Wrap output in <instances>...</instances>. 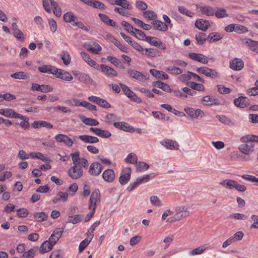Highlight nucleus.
<instances>
[{"label":"nucleus","instance_id":"nucleus-1","mask_svg":"<svg viewBox=\"0 0 258 258\" xmlns=\"http://www.w3.org/2000/svg\"><path fill=\"white\" fill-rule=\"evenodd\" d=\"M254 135L250 134L242 136L240 139V141L242 144L238 147V149L243 154L242 157L243 160L245 161L251 159L250 155L254 150Z\"/></svg>","mask_w":258,"mask_h":258},{"label":"nucleus","instance_id":"nucleus-2","mask_svg":"<svg viewBox=\"0 0 258 258\" xmlns=\"http://www.w3.org/2000/svg\"><path fill=\"white\" fill-rule=\"evenodd\" d=\"M196 72L212 78H217L219 77L218 73L215 70L208 67L198 68L196 69Z\"/></svg>","mask_w":258,"mask_h":258},{"label":"nucleus","instance_id":"nucleus-3","mask_svg":"<svg viewBox=\"0 0 258 258\" xmlns=\"http://www.w3.org/2000/svg\"><path fill=\"white\" fill-rule=\"evenodd\" d=\"M100 201V195L98 189L95 190L91 194L89 199V209L91 210H95L97 202Z\"/></svg>","mask_w":258,"mask_h":258},{"label":"nucleus","instance_id":"nucleus-4","mask_svg":"<svg viewBox=\"0 0 258 258\" xmlns=\"http://www.w3.org/2000/svg\"><path fill=\"white\" fill-rule=\"evenodd\" d=\"M120 86L125 95L131 100L134 101L137 103L141 102V99L138 97L134 92L130 89L126 85L120 83Z\"/></svg>","mask_w":258,"mask_h":258},{"label":"nucleus","instance_id":"nucleus-5","mask_svg":"<svg viewBox=\"0 0 258 258\" xmlns=\"http://www.w3.org/2000/svg\"><path fill=\"white\" fill-rule=\"evenodd\" d=\"M54 73V76L63 80L71 81L73 78L71 74L63 70L55 68Z\"/></svg>","mask_w":258,"mask_h":258},{"label":"nucleus","instance_id":"nucleus-6","mask_svg":"<svg viewBox=\"0 0 258 258\" xmlns=\"http://www.w3.org/2000/svg\"><path fill=\"white\" fill-rule=\"evenodd\" d=\"M68 173L72 179H78L82 175L81 167L78 165H74V166L68 170Z\"/></svg>","mask_w":258,"mask_h":258},{"label":"nucleus","instance_id":"nucleus-7","mask_svg":"<svg viewBox=\"0 0 258 258\" xmlns=\"http://www.w3.org/2000/svg\"><path fill=\"white\" fill-rule=\"evenodd\" d=\"M198 12L202 15L213 16L215 13V9L210 6H197Z\"/></svg>","mask_w":258,"mask_h":258},{"label":"nucleus","instance_id":"nucleus-8","mask_svg":"<svg viewBox=\"0 0 258 258\" xmlns=\"http://www.w3.org/2000/svg\"><path fill=\"white\" fill-rule=\"evenodd\" d=\"M189 57L198 62L203 64H207L209 62L208 58L205 55L202 53H197L195 52H189L188 53Z\"/></svg>","mask_w":258,"mask_h":258},{"label":"nucleus","instance_id":"nucleus-9","mask_svg":"<svg viewBox=\"0 0 258 258\" xmlns=\"http://www.w3.org/2000/svg\"><path fill=\"white\" fill-rule=\"evenodd\" d=\"M102 169L103 167L100 163L94 162L90 165L89 172L92 176H97L100 174Z\"/></svg>","mask_w":258,"mask_h":258},{"label":"nucleus","instance_id":"nucleus-10","mask_svg":"<svg viewBox=\"0 0 258 258\" xmlns=\"http://www.w3.org/2000/svg\"><path fill=\"white\" fill-rule=\"evenodd\" d=\"M131 169L129 167L123 169L120 173L119 181L120 184H126L130 179Z\"/></svg>","mask_w":258,"mask_h":258},{"label":"nucleus","instance_id":"nucleus-11","mask_svg":"<svg viewBox=\"0 0 258 258\" xmlns=\"http://www.w3.org/2000/svg\"><path fill=\"white\" fill-rule=\"evenodd\" d=\"M100 70L106 76L109 77H116L117 73L113 68L109 67L105 64H101L99 66Z\"/></svg>","mask_w":258,"mask_h":258},{"label":"nucleus","instance_id":"nucleus-12","mask_svg":"<svg viewBox=\"0 0 258 258\" xmlns=\"http://www.w3.org/2000/svg\"><path fill=\"white\" fill-rule=\"evenodd\" d=\"M31 89L34 91L41 92H49L53 90V88L48 85H39L37 83H32Z\"/></svg>","mask_w":258,"mask_h":258},{"label":"nucleus","instance_id":"nucleus-13","mask_svg":"<svg viewBox=\"0 0 258 258\" xmlns=\"http://www.w3.org/2000/svg\"><path fill=\"white\" fill-rule=\"evenodd\" d=\"M230 67L235 71H240L244 67V62L240 58H235L230 62Z\"/></svg>","mask_w":258,"mask_h":258},{"label":"nucleus","instance_id":"nucleus-14","mask_svg":"<svg viewBox=\"0 0 258 258\" xmlns=\"http://www.w3.org/2000/svg\"><path fill=\"white\" fill-rule=\"evenodd\" d=\"M127 72L131 77L140 81H143L147 79L146 76L142 73L135 70L129 69L127 70Z\"/></svg>","mask_w":258,"mask_h":258},{"label":"nucleus","instance_id":"nucleus-15","mask_svg":"<svg viewBox=\"0 0 258 258\" xmlns=\"http://www.w3.org/2000/svg\"><path fill=\"white\" fill-rule=\"evenodd\" d=\"M81 55L83 59L91 67L98 70H100L99 65L94 60L92 59L89 55L85 52L82 51Z\"/></svg>","mask_w":258,"mask_h":258},{"label":"nucleus","instance_id":"nucleus-16","mask_svg":"<svg viewBox=\"0 0 258 258\" xmlns=\"http://www.w3.org/2000/svg\"><path fill=\"white\" fill-rule=\"evenodd\" d=\"M234 103L236 106L240 108H244L249 103V99L244 96H240L234 99Z\"/></svg>","mask_w":258,"mask_h":258},{"label":"nucleus","instance_id":"nucleus-17","mask_svg":"<svg viewBox=\"0 0 258 258\" xmlns=\"http://www.w3.org/2000/svg\"><path fill=\"white\" fill-rule=\"evenodd\" d=\"M211 22L202 19L197 20L195 22V26L202 31H206L210 26Z\"/></svg>","mask_w":258,"mask_h":258},{"label":"nucleus","instance_id":"nucleus-18","mask_svg":"<svg viewBox=\"0 0 258 258\" xmlns=\"http://www.w3.org/2000/svg\"><path fill=\"white\" fill-rule=\"evenodd\" d=\"M55 140L59 142H63L69 147H72L73 142L72 139L67 135L63 134H58L55 137Z\"/></svg>","mask_w":258,"mask_h":258},{"label":"nucleus","instance_id":"nucleus-19","mask_svg":"<svg viewBox=\"0 0 258 258\" xmlns=\"http://www.w3.org/2000/svg\"><path fill=\"white\" fill-rule=\"evenodd\" d=\"M160 143L168 149L177 150L178 149V145L176 142L171 140H164L161 141Z\"/></svg>","mask_w":258,"mask_h":258},{"label":"nucleus","instance_id":"nucleus-20","mask_svg":"<svg viewBox=\"0 0 258 258\" xmlns=\"http://www.w3.org/2000/svg\"><path fill=\"white\" fill-rule=\"evenodd\" d=\"M176 211V213L175 214L178 221H180L189 215V211L187 210H184L183 208H177Z\"/></svg>","mask_w":258,"mask_h":258},{"label":"nucleus","instance_id":"nucleus-21","mask_svg":"<svg viewBox=\"0 0 258 258\" xmlns=\"http://www.w3.org/2000/svg\"><path fill=\"white\" fill-rule=\"evenodd\" d=\"M102 177L105 181L112 182L115 178V173L112 169H108L103 172Z\"/></svg>","mask_w":258,"mask_h":258},{"label":"nucleus","instance_id":"nucleus-22","mask_svg":"<svg viewBox=\"0 0 258 258\" xmlns=\"http://www.w3.org/2000/svg\"><path fill=\"white\" fill-rule=\"evenodd\" d=\"M113 125L116 128H119L125 132H132L134 131V127L128 125V124L126 122H114Z\"/></svg>","mask_w":258,"mask_h":258},{"label":"nucleus","instance_id":"nucleus-23","mask_svg":"<svg viewBox=\"0 0 258 258\" xmlns=\"http://www.w3.org/2000/svg\"><path fill=\"white\" fill-rule=\"evenodd\" d=\"M79 138L86 143L94 144L99 142L98 138L89 135H80Z\"/></svg>","mask_w":258,"mask_h":258},{"label":"nucleus","instance_id":"nucleus-24","mask_svg":"<svg viewBox=\"0 0 258 258\" xmlns=\"http://www.w3.org/2000/svg\"><path fill=\"white\" fill-rule=\"evenodd\" d=\"M152 24L154 29L155 30L162 31H166L167 30V25L159 20L153 21Z\"/></svg>","mask_w":258,"mask_h":258},{"label":"nucleus","instance_id":"nucleus-25","mask_svg":"<svg viewBox=\"0 0 258 258\" xmlns=\"http://www.w3.org/2000/svg\"><path fill=\"white\" fill-rule=\"evenodd\" d=\"M69 194L67 192L59 191L53 200L55 204L60 201L66 202L68 200Z\"/></svg>","mask_w":258,"mask_h":258},{"label":"nucleus","instance_id":"nucleus-26","mask_svg":"<svg viewBox=\"0 0 258 258\" xmlns=\"http://www.w3.org/2000/svg\"><path fill=\"white\" fill-rule=\"evenodd\" d=\"M99 16L101 21L106 25L114 27L116 26V23L114 20L110 19L107 15L100 13Z\"/></svg>","mask_w":258,"mask_h":258},{"label":"nucleus","instance_id":"nucleus-27","mask_svg":"<svg viewBox=\"0 0 258 258\" xmlns=\"http://www.w3.org/2000/svg\"><path fill=\"white\" fill-rule=\"evenodd\" d=\"M38 70L41 73H47L53 75V74H54V70H55V68L51 65L44 64L38 67Z\"/></svg>","mask_w":258,"mask_h":258},{"label":"nucleus","instance_id":"nucleus-28","mask_svg":"<svg viewBox=\"0 0 258 258\" xmlns=\"http://www.w3.org/2000/svg\"><path fill=\"white\" fill-rule=\"evenodd\" d=\"M76 75L78 77V80L81 82L90 84H94V81L90 78L88 74L80 73L76 74Z\"/></svg>","mask_w":258,"mask_h":258},{"label":"nucleus","instance_id":"nucleus-29","mask_svg":"<svg viewBox=\"0 0 258 258\" xmlns=\"http://www.w3.org/2000/svg\"><path fill=\"white\" fill-rule=\"evenodd\" d=\"M86 49L93 53L98 54V52L101 50V47L98 43H93L92 44H88Z\"/></svg>","mask_w":258,"mask_h":258},{"label":"nucleus","instance_id":"nucleus-30","mask_svg":"<svg viewBox=\"0 0 258 258\" xmlns=\"http://www.w3.org/2000/svg\"><path fill=\"white\" fill-rule=\"evenodd\" d=\"M54 245L48 240L45 241L40 248L41 253H45L50 250Z\"/></svg>","mask_w":258,"mask_h":258},{"label":"nucleus","instance_id":"nucleus-31","mask_svg":"<svg viewBox=\"0 0 258 258\" xmlns=\"http://www.w3.org/2000/svg\"><path fill=\"white\" fill-rule=\"evenodd\" d=\"M81 119L86 125L96 126L99 124V122L97 120L92 118H87L85 116H82Z\"/></svg>","mask_w":258,"mask_h":258},{"label":"nucleus","instance_id":"nucleus-32","mask_svg":"<svg viewBox=\"0 0 258 258\" xmlns=\"http://www.w3.org/2000/svg\"><path fill=\"white\" fill-rule=\"evenodd\" d=\"M63 20L67 23H75L78 20L77 17L72 12H68L64 14Z\"/></svg>","mask_w":258,"mask_h":258},{"label":"nucleus","instance_id":"nucleus-33","mask_svg":"<svg viewBox=\"0 0 258 258\" xmlns=\"http://www.w3.org/2000/svg\"><path fill=\"white\" fill-rule=\"evenodd\" d=\"M34 217L38 222L46 221L48 218V215L44 212H36L34 214Z\"/></svg>","mask_w":258,"mask_h":258},{"label":"nucleus","instance_id":"nucleus-34","mask_svg":"<svg viewBox=\"0 0 258 258\" xmlns=\"http://www.w3.org/2000/svg\"><path fill=\"white\" fill-rule=\"evenodd\" d=\"M15 111L11 108L0 109V114L9 118H14Z\"/></svg>","mask_w":258,"mask_h":258},{"label":"nucleus","instance_id":"nucleus-35","mask_svg":"<svg viewBox=\"0 0 258 258\" xmlns=\"http://www.w3.org/2000/svg\"><path fill=\"white\" fill-rule=\"evenodd\" d=\"M114 4L121 7L122 8L131 10L132 6L126 0H114Z\"/></svg>","mask_w":258,"mask_h":258},{"label":"nucleus","instance_id":"nucleus-36","mask_svg":"<svg viewBox=\"0 0 258 258\" xmlns=\"http://www.w3.org/2000/svg\"><path fill=\"white\" fill-rule=\"evenodd\" d=\"M64 228L62 227L56 228L53 231V233L51 235V239L53 237V236H55V241H54L53 242L56 243L61 237Z\"/></svg>","mask_w":258,"mask_h":258},{"label":"nucleus","instance_id":"nucleus-37","mask_svg":"<svg viewBox=\"0 0 258 258\" xmlns=\"http://www.w3.org/2000/svg\"><path fill=\"white\" fill-rule=\"evenodd\" d=\"M142 54L148 55L151 57H156L159 55L158 51L153 48H144V51H142Z\"/></svg>","mask_w":258,"mask_h":258},{"label":"nucleus","instance_id":"nucleus-38","mask_svg":"<svg viewBox=\"0 0 258 258\" xmlns=\"http://www.w3.org/2000/svg\"><path fill=\"white\" fill-rule=\"evenodd\" d=\"M143 15L148 20H154L157 18V16L153 11H146L143 12Z\"/></svg>","mask_w":258,"mask_h":258},{"label":"nucleus","instance_id":"nucleus-39","mask_svg":"<svg viewBox=\"0 0 258 258\" xmlns=\"http://www.w3.org/2000/svg\"><path fill=\"white\" fill-rule=\"evenodd\" d=\"M214 14L218 18H223L228 16V14L226 13V10L223 8H218L217 10L215 9Z\"/></svg>","mask_w":258,"mask_h":258},{"label":"nucleus","instance_id":"nucleus-40","mask_svg":"<svg viewBox=\"0 0 258 258\" xmlns=\"http://www.w3.org/2000/svg\"><path fill=\"white\" fill-rule=\"evenodd\" d=\"M206 247L204 246H201L192 249L189 251V254L190 255H199L202 254L205 250Z\"/></svg>","mask_w":258,"mask_h":258},{"label":"nucleus","instance_id":"nucleus-41","mask_svg":"<svg viewBox=\"0 0 258 258\" xmlns=\"http://www.w3.org/2000/svg\"><path fill=\"white\" fill-rule=\"evenodd\" d=\"M195 38L197 41L198 44L202 45L205 43L206 40V34L203 32H199L196 34Z\"/></svg>","mask_w":258,"mask_h":258},{"label":"nucleus","instance_id":"nucleus-42","mask_svg":"<svg viewBox=\"0 0 258 258\" xmlns=\"http://www.w3.org/2000/svg\"><path fill=\"white\" fill-rule=\"evenodd\" d=\"M38 249L37 247H35L29 249L28 251L25 252L23 254L24 258H33L36 251Z\"/></svg>","mask_w":258,"mask_h":258},{"label":"nucleus","instance_id":"nucleus-43","mask_svg":"<svg viewBox=\"0 0 258 258\" xmlns=\"http://www.w3.org/2000/svg\"><path fill=\"white\" fill-rule=\"evenodd\" d=\"M11 77L16 79L26 80L28 79L27 74L23 72H19L14 73L11 75Z\"/></svg>","mask_w":258,"mask_h":258},{"label":"nucleus","instance_id":"nucleus-44","mask_svg":"<svg viewBox=\"0 0 258 258\" xmlns=\"http://www.w3.org/2000/svg\"><path fill=\"white\" fill-rule=\"evenodd\" d=\"M125 162L127 163L135 164L137 163V157L135 153H130L125 158Z\"/></svg>","mask_w":258,"mask_h":258},{"label":"nucleus","instance_id":"nucleus-45","mask_svg":"<svg viewBox=\"0 0 258 258\" xmlns=\"http://www.w3.org/2000/svg\"><path fill=\"white\" fill-rule=\"evenodd\" d=\"M81 220V216L80 215H76L75 216L69 215L68 217V222L75 224L80 222Z\"/></svg>","mask_w":258,"mask_h":258},{"label":"nucleus","instance_id":"nucleus-46","mask_svg":"<svg viewBox=\"0 0 258 258\" xmlns=\"http://www.w3.org/2000/svg\"><path fill=\"white\" fill-rule=\"evenodd\" d=\"M178 9L181 14L185 15L189 17H192L194 16V13L186 9L183 6H179Z\"/></svg>","mask_w":258,"mask_h":258},{"label":"nucleus","instance_id":"nucleus-47","mask_svg":"<svg viewBox=\"0 0 258 258\" xmlns=\"http://www.w3.org/2000/svg\"><path fill=\"white\" fill-rule=\"evenodd\" d=\"M13 35L16 37V38L21 42H24L25 40V36L22 31L19 29L16 31L13 32Z\"/></svg>","mask_w":258,"mask_h":258},{"label":"nucleus","instance_id":"nucleus-48","mask_svg":"<svg viewBox=\"0 0 258 258\" xmlns=\"http://www.w3.org/2000/svg\"><path fill=\"white\" fill-rule=\"evenodd\" d=\"M243 44L247 45L249 47L258 46V41L250 39L245 38L242 40Z\"/></svg>","mask_w":258,"mask_h":258},{"label":"nucleus","instance_id":"nucleus-49","mask_svg":"<svg viewBox=\"0 0 258 258\" xmlns=\"http://www.w3.org/2000/svg\"><path fill=\"white\" fill-rule=\"evenodd\" d=\"M222 37L217 33H211L208 37V39L210 41L215 42L221 39Z\"/></svg>","mask_w":258,"mask_h":258},{"label":"nucleus","instance_id":"nucleus-50","mask_svg":"<svg viewBox=\"0 0 258 258\" xmlns=\"http://www.w3.org/2000/svg\"><path fill=\"white\" fill-rule=\"evenodd\" d=\"M248 31V28L244 26L243 25H236L235 24V32L239 33V34H242V33H245L247 32Z\"/></svg>","mask_w":258,"mask_h":258},{"label":"nucleus","instance_id":"nucleus-51","mask_svg":"<svg viewBox=\"0 0 258 258\" xmlns=\"http://www.w3.org/2000/svg\"><path fill=\"white\" fill-rule=\"evenodd\" d=\"M72 157V159L73 161V163L74 165H77L80 160L81 158H80V153L79 152H76L74 153H72L70 155Z\"/></svg>","mask_w":258,"mask_h":258},{"label":"nucleus","instance_id":"nucleus-52","mask_svg":"<svg viewBox=\"0 0 258 258\" xmlns=\"http://www.w3.org/2000/svg\"><path fill=\"white\" fill-rule=\"evenodd\" d=\"M169 73L171 74L179 75L181 74L183 71L181 69L176 67H169L166 69Z\"/></svg>","mask_w":258,"mask_h":258},{"label":"nucleus","instance_id":"nucleus-53","mask_svg":"<svg viewBox=\"0 0 258 258\" xmlns=\"http://www.w3.org/2000/svg\"><path fill=\"white\" fill-rule=\"evenodd\" d=\"M149 167V166L144 162H139L137 163V169L140 171L146 170Z\"/></svg>","mask_w":258,"mask_h":258},{"label":"nucleus","instance_id":"nucleus-54","mask_svg":"<svg viewBox=\"0 0 258 258\" xmlns=\"http://www.w3.org/2000/svg\"><path fill=\"white\" fill-rule=\"evenodd\" d=\"M97 136L104 138H108L111 137V133L108 131L102 130L99 128L97 133Z\"/></svg>","mask_w":258,"mask_h":258},{"label":"nucleus","instance_id":"nucleus-55","mask_svg":"<svg viewBox=\"0 0 258 258\" xmlns=\"http://www.w3.org/2000/svg\"><path fill=\"white\" fill-rule=\"evenodd\" d=\"M244 236V233L241 231L236 232L232 236V238H233V241L235 242L236 241H240L242 239Z\"/></svg>","mask_w":258,"mask_h":258},{"label":"nucleus","instance_id":"nucleus-56","mask_svg":"<svg viewBox=\"0 0 258 258\" xmlns=\"http://www.w3.org/2000/svg\"><path fill=\"white\" fill-rule=\"evenodd\" d=\"M61 58L66 65L70 64L71 62V56L68 52H64L61 54Z\"/></svg>","mask_w":258,"mask_h":258},{"label":"nucleus","instance_id":"nucleus-57","mask_svg":"<svg viewBox=\"0 0 258 258\" xmlns=\"http://www.w3.org/2000/svg\"><path fill=\"white\" fill-rule=\"evenodd\" d=\"M80 106L84 107L90 110H96V106L86 101H82L80 103Z\"/></svg>","mask_w":258,"mask_h":258},{"label":"nucleus","instance_id":"nucleus-58","mask_svg":"<svg viewBox=\"0 0 258 258\" xmlns=\"http://www.w3.org/2000/svg\"><path fill=\"white\" fill-rule=\"evenodd\" d=\"M151 44L162 49H165V46L163 45L162 42L156 37V40H152Z\"/></svg>","mask_w":258,"mask_h":258},{"label":"nucleus","instance_id":"nucleus-59","mask_svg":"<svg viewBox=\"0 0 258 258\" xmlns=\"http://www.w3.org/2000/svg\"><path fill=\"white\" fill-rule=\"evenodd\" d=\"M48 24L50 30L52 32H55L57 30V24L56 21L53 19H49L48 20Z\"/></svg>","mask_w":258,"mask_h":258},{"label":"nucleus","instance_id":"nucleus-60","mask_svg":"<svg viewBox=\"0 0 258 258\" xmlns=\"http://www.w3.org/2000/svg\"><path fill=\"white\" fill-rule=\"evenodd\" d=\"M136 6L139 10L141 11H145L147 9L146 3L142 1H137Z\"/></svg>","mask_w":258,"mask_h":258},{"label":"nucleus","instance_id":"nucleus-61","mask_svg":"<svg viewBox=\"0 0 258 258\" xmlns=\"http://www.w3.org/2000/svg\"><path fill=\"white\" fill-rule=\"evenodd\" d=\"M91 241V239H88L87 238L83 240L79 245V251L82 252L89 244Z\"/></svg>","mask_w":258,"mask_h":258},{"label":"nucleus","instance_id":"nucleus-62","mask_svg":"<svg viewBox=\"0 0 258 258\" xmlns=\"http://www.w3.org/2000/svg\"><path fill=\"white\" fill-rule=\"evenodd\" d=\"M203 101L206 102L205 105H210L213 104L215 101V99L213 97H210V96H206L203 98Z\"/></svg>","mask_w":258,"mask_h":258},{"label":"nucleus","instance_id":"nucleus-63","mask_svg":"<svg viewBox=\"0 0 258 258\" xmlns=\"http://www.w3.org/2000/svg\"><path fill=\"white\" fill-rule=\"evenodd\" d=\"M97 104L104 108L110 107V105L104 99L99 98Z\"/></svg>","mask_w":258,"mask_h":258},{"label":"nucleus","instance_id":"nucleus-64","mask_svg":"<svg viewBox=\"0 0 258 258\" xmlns=\"http://www.w3.org/2000/svg\"><path fill=\"white\" fill-rule=\"evenodd\" d=\"M251 218L253 221V223L251 225L250 228L258 229V215H252Z\"/></svg>","mask_w":258,"mask_h":258}]
</instances>
